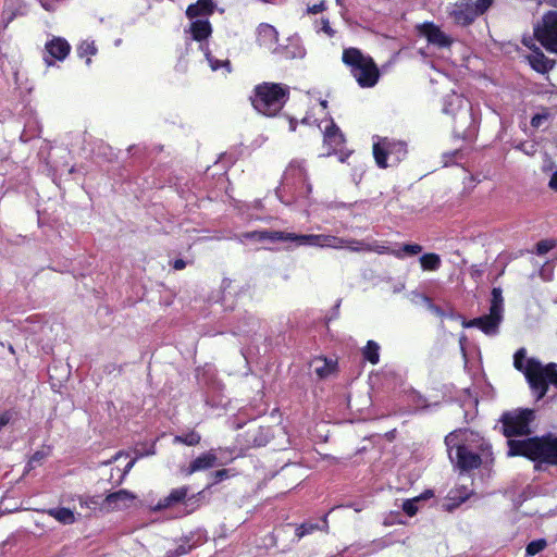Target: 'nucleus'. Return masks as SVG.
Listing matches in <instances>:
<instances>
[{"instance_id":"62","label":"nucleus","mask_w":557,"mask_h":557,"mask_svg":"<svg viewBox=\"0 0 557 557\" xmlns=\"http://www.w3.org/2000/svg\"><path fill=\"white\" fill-rule=\"evenodd\" d=\"M45 62L47 63L48 66L53 64V62L48 58H45Z\"/></svg>"},{"instance_id":"18","label":"nucleus","mask_w":557,"mask_h":557,"mask_svg":"<svg viewBox=\"0 0 557 557\" xmlns=\"http://www.w3.org/2000/svg\"><path fill=\"white\" fill-rule=\"evenodd\" d=\"M239 240L244 243L245 240H257V242H287V232L282 231H252L243 233L239 236Z\"/></svg>"},{"instance_id":"25","label":"nucleus","mask_w":557,"mask_h":557,"mask_svg":"<svg viewBox=\"0 0 557 557\" xmlns=\"http://www.w3.org/2000/svg\"><path fill=\"white\" fill-rule=\"evenodd\" d=\"M336 363L326 358H314L311 362L312 371L319 379H325L335 371Z\"/></svg>"},{"instance_id":"23","label":"nucleus","mask_w":557,"mask_h":557,"mask_svg":"<svg viewBox=\"0 0 557 557\" xmlns=\"http://www.w3.org/2000/svg\"><path fill=\"white\" fill-rule=\"evenodd\" d=\"M528 60L532 69L541 74L547 73L555 65V61L545 57V54L539 48H535L530 53Z\"/></svg>"},{"instance_id":"8","label":"nucleus","mask_w":557,"mask_h":557,"mask_svg":"<svg viewBox=\"0 0 557 557\" xmlns=\"http://www.w3.org/2000/svg\"><path fill=\"white\" fill-rule=\"evenodd\" d=\"M190 34V39L198 41L199 49L202 51L206 60L208 61L209 66L212 71H218L221 67H226L230 72V62L228 60H218L212 57L208 44L206 40L212 34V27L207 18H194L190 20L189 28L186 30Z\"/></svg>"},{"instance_id":"2","label":"nucleus","mask_w":557,"mask_h":557,"mask_svg":"<svg viewBox=\"0 0 557 557\" xmlns=\"http://www.w3.org/2000/svg\"><path fill=\"white\" fill-rule=\"evenodd\" d=\"M513 367L524 374L536 400L545 396L548 384L557 387V364L552 362L543 366L535 358H527L525 348L516 351Z\"/></svg>"},{"instance_id":"6","label":"nucleus","mask_w":557,"mask_h":557,"mask_svg":"<svg viewBox=\"0 0 557 557\" xmlns=\"http://www.w3.org/2000/svg\"><path fill=\"white\" fill-rule=\"evenodd\" d=\"M311 190L304 161H292L284 172L281 187L276 190L277 196L284 201L282 193H289L298 199L308 197Z\"/></svg>"},{"instance_id":"49","label":"nucleus","mask_w":557,"mask_h":557,"mask_svg":"<svg viewBox=\"0 0 557 557\" xmlns=\"http://www.w3.org/2000/svg\"><path fill=\"white\" fill-rule=\"evenodd\" d=\"M424 301L428 302L429 309L432 310L434 313L442 315L443 311L440 307L432 304L431 299L426 296L423 297Z\"/></svg>"},{"instance_id":"43","label":"nucleus","mask_w":557,"mask_h":557,"mask_svg":"<svg viewBox=\"0 0 557 557\" xmlns=\"http://www.w3.org/2000/svg\"><path fill=\"white\" fill-rule=\"evenodd\" d=\"M191 548H193L191 545L186 546L185 544H181L174 550H168L166 557H181V556L189 553Z\"/></svg>"},{"instance_id":"40","label":"nucleus","mask_w":557,"mask_h":557,"mask_svg":"<svg viewBox=\"0 0 557 557\" xmlns=\"http://www.w3.org/2000/svg\"><path fill=\"white\" fill-rule=\"evenodd\" d=\"M78 502L82 507L88 509H96L100 504L98 496H78Z\"/></svg>"},{"instance_id":"59","label":"nucleus","mask_w":557,"mask_h":557,"mask_svg":"<svg viewBox=\"0 0 557 557\" xmlns=\"http://www.w3.org/2000/svg\"><path fill=\"white\" fill-rule=\"evenodd\" d=\"M289 128L293 132L296 129V121H294L293 119L289 121Z\"/></svg>"},{"instance_id":"32","label":"nucleus","mask_w":557,"mask_h":557,"mask_svg":"<svg viewBox=\"0 0 557 557\" xmlns=\"http://www.w3.org/2000/svg\"><path fill=\"white\" fill-rule=\"evenodd\" d=\"M201 436L196 431H190L185 434L175 435L173 442L175 444H184L187 446H195L200 443Z\"/></svg>"},{"instance_id":"12","label":"nucleus","mask_w":557,"mask_h":557,"mask_svg":"<svg viewBox=\"0 0 557 557\" xmlns=\"http://www.w3.org/2000/svg\"><path fill=\"white\" fill-rule=\"evenodd\" d=\"M287 242H293L296 246H312L320 248L342 249L344 242L341 237L326 234H295L287 232Z\"/></svg>"},{"instance_id":"19","label":"nucleus","mask_w":557,"mask_h":557,"mask_svg":"<svg viewBox=\"0 0 557 557\" xmlns=\"http://www.w3.org/2000/svg\"><path fill=\"white\" fill-rule=\"evenodd\" d=\"M215 3L212 0H198L196 3L189 4L186 10V16L189 20L207 18L213 14Z\"/></svg>"},{"instance_id":"58","label":"nucleus","mask_w":557,"mask_h":557,"mask_svg":"<svg viewBox=\"0 0 557 557\" xmlns=\"http://www.w3.org/2000/svg\"><path fill=\"white\" fill-rule=\"evenodd\" d=\"M404 288H405V284H403V283H401V284H399L398 286H396V287L394 288V292H395V293H398V292H401Z\"/></svg>"},{"instance_id":"27","label":"nucleus","mask_w":557,"mask_h":557,"mask_svg":"<svg viewBox=\"0 0 557 557\" xmlns=\"http://www.w3.org/2000/svg\"><path fill=\"white\" fill-rule=\"evenodd\" d=\"M432 496H433V491L428 490L418 497L407 499L403 504V510L406 512L407 516L413 517L419 510L418 504L421 500L430 498Z\"/></svg>"},{"instance_id":"15","label":"nucleus","mask_w":557,"mask_h":557,"mask_svg":"<svg viewBox=\"0 0 557 557\" xmlns=\"http://www.w3.org/2000/svg\"><path fill=\"white\" fill-rule=\"evenodd\" d=\"M449 14L455 23L463 26L471 24L476 17L472 0H461L455 3Z\"/></svg>"},{"instance_id":"60","label":"nucleus","mask_w":557,"mask_h":557,"mask_svg":"<svg viewBox=\"0 0 557 557\" xmlns=\"http://www.w3.org/2000/svg\"><path fill=\"white\" fill-rule=\"evenodd\" d=\"M544 2H546L553 7H557V0H544Z\"/></svg>"},{"instance_id":"4","label":"nucleus","mask_w":557,"mask_h":557,"mask_svg":"<svg viewBox=\"0 0 557 557\" xmlns=\"http://www.w3.org/2000/svg\"><path fill=\"white\" fill-rule=\"evenodd\" d=\"M289 88L283 84L263 83L256 87L253 108L267 116L276 115L288 99Z\"/></svg>"},{"instance_id":"39","label":"nucleus","mask_w":557,"mask_h":557,"mask_svg":"<svg viewBox=\"0 0 557 557\" xmlns=\"http://www.w3.org/2000/svg\"><path fill=\"white\" fill-rule=\"evenodd\" d=\"M549 116H550L549 112L546 109H544L541 113H536L531 119V126L533 128H541L542 126H544L547 123Z\"/></svg>"},{"instance_id":"51","label":"nucleus","mask_w":557,"mask_h":557,"mask_svg":"<svg viewBox=\"0 0 557 557\" xmlns=\"http://www.w3.org/2000/svg\"><path fill=\"white\" fill-rule=\"evenodd\" d=\"M214 482H221L227 476V470L222 469L214 472Z\"/></svg>"},{"instance_id":"35","label":"nucleus","mask_w":557,"mask_h":557,"mask_svg":"<svg viewBox=\"0 0 557 557\" xmlns=\"http://www.w3.org/2000/svg\"><path fill=\"white\" fill-rule=\"evenodd\" d=\"M344 242L343 248H348L351 251H367V249H370V244L363 242V240H357V239H345L342 238Z\"/></svg>"},{"instance_id":"20","label":"nucleus","mask_w":557,"mask_h":557,"mask_svg":"<svg viewBox=\"0 0 557 557\" xmlns=\"http://www.w3.org/2000/svg\"><path fill=\"white\" fill-rule=\"evenodd\" d=\"M189 491L188 486H181L177 488H173L169 495L159 499L157 505L154 506L156 510H162L166 508H172L177 504H181L185 500L187 493Z\"/></svg>"},{"instance_id":"48","label":"nucleus","mask_w":557,"mask_h":557,"mask_svg":"<svg viewBox=\"0 0 557 557\" xmlns=\"http://www.w3.org/2000/svg\"><path fill=\"white\" fill-rule=\"evenodd\" d=\"M323 10H325V2L324 1H321L318 4H313L312 7L308 8V12L312 13V14H317L319 12H322Z\"/></svg>"},{"instance_id":"16","label":"nucleus","mask_w":557,"mask_h":557,"mask_svg":"<svg viewBox=\"0 0 557 557\" xmlns=\"http://www.w3.org/2000/svg\"><path fill=\"white\" fill-rule=\"evenodd\" d=\"M215 466H218V456L211 449L195 458L187 468L183 469V472L185 475H191L195 472L205 471Z\"/></svg>"},{"instance_id":"37","label":"nucleus","mask_w":557,"mask_h":557,"mask_svg":"<svg viewBox=\"0 0 557 557\" xmlns=\"http://www.w3.org/2000/svg\"><path fill=\"white\" fill-rule=\"evenodd\" d=\"M318 528H319V525L317 523L305 522V523L300 524L299 527H297L295 535H296L297 540L299 541L305 535L311 534Z\"/></svg>"},{"instance_id":"46","label":"nucleus","mask_w":557,"mask_h":557,"mask_svg":"<svg viewBox=\"0 0 557 557\" xmlns=\"http://www.w3.org/2000/svg\"><path fill=\"white\" fill-rule=\"evenodd\" d=\"M61 0H39L40 5L48 12H53Z\"/></svg>"},{"instance_id":"3","label":"nucleus","mask_w":557,"mask_h":557,"mask_svg":"<svg viewBox=\"0 0 557 557\" xmlns=\"http://www.w3.org/2000/svg\"><path fill=\"white\" fill-rule=\"evenodd\" d=\"M443 112L454 121V133L463 139L471 138L476 131V117L471 102L455 92L443 100Z\"/></svg>"},{"instance_id":"61","label":"nucleus","mask_w":557,"mask_h":557,"mask_svg":"<svg viewBox=\"0 0 557 557\" xmlns=\"http://www.w3.org/2000/svg\"><path fill=\"white\" fill-rule=\"evenodd\" d=\"M418 399H419V400H418V403H417V406H418V407H425V406H424V401H422L421 396H418Z\"/></svg>"},{"instance_id":"56","label":"nucleus","mask_w":557,"mask_h":557,"mask_svg":"<svg viewBox=\"0 0 557 557\" xmlns=\"http://www.w3.org/2000/svg\"><path fill=\"white\" fill-rule=\"evenodd\" d=\"M548 185L552 189L557 190V171L552 175Z\"/></svg>"},{"instance_id":"22","label":"nucleus","mask_w":557,"mask_h":557,"mask_svg":"<svg viewBox=\"0 0 557 557\" xmlns=\"http://www.w3.org/2000/svg\"><path fill=\"white\" fill-rule=\"evenodd\" d=\"M276 54L287 60L302 59L306 55V49L298 37H293L286 46H280V50Z\"/></svg>"},{"instance_id":"17","label":"nucleus","mask_w":557,"mask_h":557,"mask_svg":"<svg viewBox=\"0 0 557 557\" xmlns=\"http://www.w3.org/2000/svg\"><path fill=\"white\" fill-rule=\"evenodd\" d=\"M420 34L426 37L428 41L441 48L448 47L451 44L450 38L432 23H424L420 26Z\"/></svg>"},{"instance_id":"9","label":"nucleus","mask_w":557,"mask_h":557,"mask_svg":"<svg viewBox=\"0 0 557 557\" xmlns=\"http://www.w3.org/2000/svg\"><path fill=\"white\" fill-rule=\"evenodd\" d=\"M448 457L461 470H470L478 468L481 465V458L476 453L468 449V447L460 443L457 433H450L445 437Z\"/></svg>"},{"instance_id":"45","label":"nucleus","mask_w":557,"mask_h":557,"mask_svg":"<svg viewBox=\"0 0 557 557\" xmlns=\"http://www.w3.org/2000/svg\"><path fill=\"white\" fill-rule=\"evenodd\" d=\"M249 330H238V331H235L234 334L235 335H240V334H245V335H249L250 333H255L256 332V327L259 325L258 321L253 318H249Z\"/></svg>"},{"instance_id":"26","label":"nucleus","mask_w":557,"mask_h":557,"mask_svg":"<svg viewBox=\"0 0 557 557\" xmlns=\"http://www.w3.org/2000/svg\"><path fill=\"white\" fill-rule=\"evenodd\" d=\"M248 435V442L251 443L253 446L260 447L264 446L269 442L271 437V432L269 428L259 426L253 430L249 429Z\"/></svg>"},{"instance_id":"33","label":"nucleus","mask_w":557,"mask_h":557,"mask_svg":"<svg viewBox=\"0 0 557 557\" xmlns=\"http://www.w3.org/2000/svg\"><path fill=\"white\" fill-rule=\"evenodd\" d=\"M97 53V48H96V45H95V41H89V40H85L83 41L78 48H77V54L79 58H87L86 59V64L87 65H90L91 63V59L90 57L91 55H95Z\"/></svg>"},{"instance_id":"30","label":"nucleus","mask_w":557,"mask_h":557,"mask_svg":"<svg viewBox=\"0 0 557 557\" xmlns=\"http://www.w3.org/2000/svg\"><path fill=\"white\" fill-rule=\"evenodd\" d=\"M422 251V246L419 244H404L398 249H393L391 255L398 259H404L408 256H416Z\"/></svg>"},{"instance_id":"29","label":"nucleus","mask_w":557,"mask_h":557,"mask_svg":"<svg viewBox=\"0 0 557 557\" xmlns=\"http://www.w3.org/2000/svg\"><path fill=\"white\" fill-rule=\"evenodd\" d=\"M420 264L424 271H437L442 265V260L437 253L429 252L420 257Z\"/></svg>"},{"instance_id":"54","label":"nucleus","mask_w":557,"mask_h":557,"mask_svg":"<svg viewBox=\"0 0 557 557\" xmlns=\"http://www.w3.org/2000/svg\"><path fill=\"white\" fill-rule=\"evenodd\" d=\"M186 264H187L186 261H184L183 259H176L173 262V268L175 270H183L186 268Z\"/></svg>"},{"instance_id":"14","label":"nucleus","mask_w":557,"mask_h":557,"mask_svg":"<svg viewBox=\"0 0 557 557\" xmlns=\"http://www.w3.org/2000/svg\"><path fill=\"white\" fill-rule=\"evenodd\" d=\"M278 32L270 24L261 23L257 28V42L260 47L277 53L280 46L277 45Z\"/></svg>"},{"instance_id":"47","label":"nucleus","mask_w":557,"mask_h":557,"mask_svg":"<svg viewBox=\"0 0 557 557\" xmlns=\"http://www.w3.org/2000/svg\"><path fill=\"white\" fill-rule=\"evenodd\" d=\"M392 250L393 249H391L389 247L384 246V245H379L376 243H374L373 245L370 244V249H367V251H375V252L381 253V255H383V253L391 255Z\"/></svg>"},{"instance_id":"57","label":"nucleus","mask_w":557,"mask_h":557,"mask_svg":"<svg viewBox=\"0 0 557 557\" xmlns=\"http://www.w3.org/2000/svg\"><path fill=\"white\" fill-rule=\"evenodd\" d=\"M135 463V460H131L126 466H125V469H124V472L123 474L121 475V479L124 478V475L133 468Z\"/></svg>"},{"instance_id":"28","label":"nucleus","mask_w":557,"mask_h":557,"mask_svg":"<svg viewBox=\"0 0 557 557\" xmlns=\"http://www.w3.org/2000/svg\"><path fill=\"white\" fill-rule=\"evenodd\" d=\"M48 515L63 524H72L75 522L74 512L65 507L51 508L48 510Z\"/></svg>"},{"instance_id":"24","label":"nucleus","mask_w":557,"mask_h":557,"mask_svg":"<svg viewBox=\"0 0 557 557\" xmlns=\"http://www.w3.org/2000/svg\"><path fill=\"white\" fill-rule=\"evenodd\" d=\"M48 54L55 60L63 61L70 53L71 47L63 38H53L46 44Z\"/></svg>"},{"instance_id":"31","label":"nucleus","mask_w":557,"mask_h":557,"mask_svg":"<svg viewBox=\"0 0 557 557\" xmlns=\"http://www.w3.org/2000/svg\"><path fill=\"white\" fill-rule=\"evenodd\" d=\"M363 358L372 364H376L380 361V345L374 341H368L366 347L362 350Z\"/></svg>"},{"instance_id":"64","label":"nucleus","mask_w":557,"mask_h":557,"mask_svg":"<svg viewBox=\"0 0 557 557\" xmlns=\"http://www.w3.org/2000/svg\"><path fill=\"white\" fill-rule=\"evenodd\" d=\"M321 106H322L323 108H326V106H327V101H326V100L321 101Z\"/></svg>"},{"instance_id":"10","label":"nucleus","mask_w":557,"mask_h":557,"mask_svg":"<svg viewBox=\"0 0 557 557\" xmlns=\"http://www.w3.org/2000/svg\"><path fill=\"white\" fill-rule=\"evenodd\" d=\"M491 294L490 313L479 317L481 322L479 323L478 329H480L485 335L495 336L498 334L499 324L503 321L504 298L500 287H494Z\"/></svg>"},{"instance_id":"52","label":"nucleus","mask_w":557,"mask_h":557,"mask_svg":"<svg viewBox=\"0 0 557 557\" xmlns=\"http://www.w3.org/2000/svg\"><path fill=\"white\" fill-rule=\"evenodd\" d=\"M11 414L9 412L0 413V430L9 423Z\"/></svg>"},{"instance_id":"36","label":"nucleus","mask_w":557,"mask_h":557,"mask_svg":"<svg viewBox=\"0 0 557 557\" xmlns=\"http://www.w3.org/2000/svg\"><path fill=\"white\" fill-rule=\"evenodd\" d=\"M546 545L547 542L544 539L532 541L527 545L525 554L529 557L534 556L542 552L546 547Z\"/></svg>"},{"instance_id":"5","label":"nucleus","mask_w":557,"mask_h":557,"mask_svg":"<svg viewBox=\"0 0 557 557\" xmlns=\"http://www.w3.org/2000/svg\"><path fill=\"white\" fill-rule=\"evenodd\" d=\"M343 62L350 69L351 75L362 88L373 87L380 72L372 58L362 54L357 48H347L343 52Z\"/></svg>"},{"instance_id":"41","label":"nucleus","mask_w":557,"mask_h":557,"mask_svg":"<svg viewBox=\"0 0 557 557\" xmlns=\"http://www.w3.org/2000/svg\"><path fill=\"white\" fill-rule=\"evenodd\" d=\"M493 0H476L472 1V8L476 16L483 14L492 4Z\"/></svg>"},{"instance_id":"21","label":"nucleus","mask_w":557,"mask_h":557,"mask_svg":"<svg viewBox=\"0 0 557 557\" xmlns=\"http://www.w3.org/2000/svg\"><path fill=\"white\" fill-rule=\"evenodd\" d=\"M134 495L126 490H120L117 492L109 494L103 500V506L108 509H122L128 506L133 502Z\"/></svg>"},{"instance_id":"1","label":"nucleus","mask_w":557,"mask_h":557,"mask_svg":"<svg viewBox=\"0 0 557 557\" xmlns=\"http://www.w3.org/2000/svg\"><path fill=\"white\" fill-rule=\"evenodd\" d=\"M534 419V411L531 409H518L505 412L502 416L504 435L508 437L509 457L523 456L535 462L534 468L541 469L542 465L557 467V436L546 434L543 436H533L522 440L510 438L517 435H528L530 423Z\"/></svg>"},{"instance_id":"38","label":"nucleus","mask_w":557,"mask_h":557,"mask_svg":"<svg viewBox=\"0 0 557 557\" xmlns=\"http://www.w3.org/2000/svg\"><path fill=\"white\" fill-rule=\"evenodd\" d=\"M556 246H557V242L555 239H543V240H540L536 244V253L539 256H544L548 251H550L553 248H555Z\"/></svg>"},{"instance_id":"55","label":"nucleus","mask_w":557,"mask_h":557,"mask_svg":"<svg viewBox=\"0 0 557 557\" xmlns=\"http://www.w3.org/2000/svg\"><path fill=\"white\" fill-rule=\"evenodd\" d=\"M479 180L474 177V175L470 174L468 175L467 177H465V184L466 185H470V186H474L475 183H478Z\"/></svg>"},{"instance_id":"50","label":"nucleus","mask_w":557,"mask_h":557,"mask_svg":"<svg viewBox=\"0 0 557 557\" xmlns=\"http://www.w3.org/2000/svg\"><path fill=\"white\" fill-rule=\"evenodd\" d=\"M481 322V320H479V318H475V319H472V320H463L462 321V326L463 327H478L479 323Z\"/></svg>"},{"instance_id":"7","label":"nucleus","mask_w":557,"mask_h":557,"mask_svg":"<svg viewBox=\"0 0 557 557\" xmlns=\"http://www.w3.org/2000/svg\"><path fill=\"white\" fill-rule=\"evenodd\" d=\"M408 153L407 144L401 140L382 138L373 145L377 166L385 169L400 163Z\"/></svg>"},{"instance_id":"42","label":"nucleus","mask_w":557,"mask_h":557,"mask_svg":"<svg viewBox=\"0 0 557 557\" xmlns=\"http://www.w3.org/2000/svg\"><path fill=\"white\" fill-rule=\"evenodd\" d=\"M47 454L42 450L36 451L28 460L26 469L30 470L33 469L37 463H40L45 458Z\"/></svg>"},{"instance_id":"44","label":"nucleus","mask_w":557,"mask_h":557,"mask_svg":"<svg viewBox=\"0 0 557 557\" xmlns=\"http://www.w3.org/2000/svg\"><path fill=\"white\" fill-rule=\"evenodd\" d=\"M515 149L523 152L527 156H534L536 152V146L534 144L519 143L515 146Z\"/></svg>"},{"instance_id":"63","label":"nucleus","mask_w":557,"mask_h":557,"mask_svg":"<svg viewBox=\"0 0 557 557\" xmlns=\"http://www.w3.org/2000/svg\"><path fill=\"white\" fill-rule=\"evenodd\" d=\"M335 2H336V4L338 7H343L344 5V0H336Z\"/></svg>"},{"instance_id":"13","label":"nucleus","mask_w":557,"mask_h":557,"mask_svg":"<svg viewBox=\"0 0 557 557\" xmlns=\"http://www.w3.org/2000/svg\"><path fill=\"white\" fill-rule=\"evenodd\" d=\"M323 144L326 148V152L323 156H331L337 153L345 143V138L339 127L331 119L326 121L323 128Z\"/></svg>"},{"instance_id":"53","label":"nucleus","mask_w":557,"mask_h":557,"mask_svg":"<svg viewBox=\"0 0 557 557\" xmlns=\"http://www.w3.org/2000/svg\"><path fill=\"white\" fill-rule=\"evenodd\" d=\"M458 154V151H454L451 153H444L443 154V158H444V165L447 166L449 164H451V159L454 157H456Z\"/></svg>"},{"instance_id":"11","label":"nucleus","mask_w":557,"mask_h":557,"mask_svg":"<svg viewBox=\"0 0 557 557\" xmlns=\"http://www.w3.org/2000/svg\"><path fill=\"white\" fill-rule=\"evenodd\" d=\"M534 35L550 53L557 54V11H549L535 27Z\"/></svg>"},{"instance_id":"34","label":"nucleus","mask_w":557,"mask_h":557,"mask_svg":"<svg viewBox=\"0 0 557 557\" xmlns=\"http://www.w3.org/2000/svg\"><path fill=\"white\" fill-rule=\"evenodd\" d=\"M314 30L317 34H323L329 38H332L335 36L336 30L331 26V23L329 18H320L314 21Z\"/></svg>"}]
</instances>
